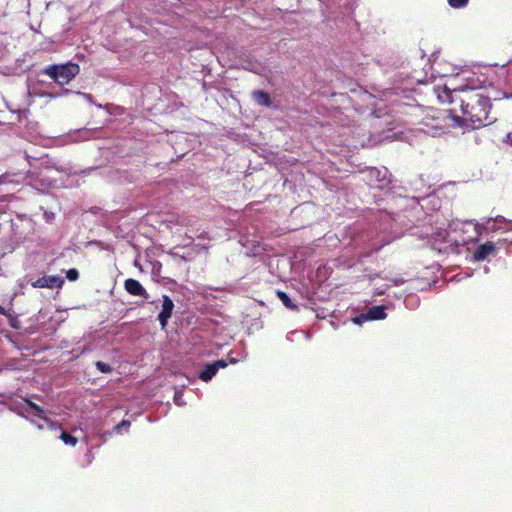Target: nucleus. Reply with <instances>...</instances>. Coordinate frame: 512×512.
<instances>
[{
    "mask_svg": "<svg viewBox=\"0 0 512 512\" xmlns=\"http://www.w3.org/2000/svg\"><path fill=\"white\" fill-rule=\"evenodd\" d=\"M456 85L466 84V81L461 80L460 78L455 81Z\"/></svg>",
    "mask_w": 512,
    "mask_h": 512,
    "instance_id": "26",
    "label": "nucleus"
},
{
    "mask_svg": "<svg viewBox=\"0 0 512 512\" xmlns=\"http://www.w3.org/2000/svg\"><path fill=\"white\" fill-rule=\"evenodd\" d=\"M31 422H32V423H34V424L36 425V427H37L38 429H40V430H41V429H44V427H45L43 424L36 423V422H35V421H33V420H31Z\"/></svg>",
    "mask_w": 512,
    "mask_h": 512,
    "instance_id": "25",
    "label": "nucleus"
},
{
    "mask_svg": "<svg viewBox=\"0 0 512 512\" xmlns=\"http://www.w3.org/2000/svg\"><path fill=\"white\" fill-rule=\"evenodd\" d=\"M468 1L469 0H448V3L451 7L459 9L465 7Z\"/></svg>",
    "mask_w": 512,
    "mask_h": 512,
    "instance_id": "16",
    "label": "nucleus"
},
{
    "mask_svg": "<svg viewBox=\"0 0 512 512\" xmlns=\"http://www.w3.org/2000/svg\"><path fill=\"white\" fill-rule=\"evenodd\" d=\"M60 439L66 444V445H70V446H75L76 443H77V438L66 433V432H62L61 433V436H60Z\"/></svg>",
    "mask_w": 512,
    "mask_h": 512,
    "instance_id": "15",
    "label": "nucleus"
},
{
    "mask_svg": "<svg viewBox=\"0 0 512 512\" xmlns=\"http://www.w3.org/2000/svg\"><path fill=\"white\" fill-rule=\"evenodd\" d=\"M43 73L54 79V81L59 85H65L79 73V66L73 63L51 65L45 68Z\"/></svg>",
    "mask_w": 512,
    "mask_h": 512,
    "instance_id": "3",
    "label": "nucleus"
},
{
    "mask_svg": "<svg viewBox=\"0 0 512 512\" xmlns=\"http://www.w3.org/2000/svg\"><path fill=\"white\" fill-rule=\"evenodd\" d=\"M16 411L20 416L25 418L37 417L43 420L47 427L56 429V424L46 417L44 409L28 399H23L19 404H17Z\"/></svg>",
    "mask_w": 512,
    "mask_h": 512,
    "instance_id": "4",
    "label": "nucleus"
},
{
    "mask_svg": "<svg viewBox=\"0 0 512 512\" xmlns=\"http://www.w3.org/2000/svg\"><path fill=\"white\" fill-rule=\"evenodd\" d=\"M392 285L399 286L404 283V280L402 278H394L390 280Z\"/></svg>",
    "mask_w": 512,
    "mask_h": 512,
    "instance_id": "23",
    "label": "nucleus"
},
{
    "mask_svg": "<svg viewBox=\"0 0 512 512\" xmlns=\"http://www.w3.org/2000/svg\"><path fill=\"white\" fill-rule=\"evenodd\" d=\"M497 248L496 245L492 242H486L484 244L479 245L473 254L474 261H484L489 256H496Z\"/></svg>",
    "mask_w": 512,
    "mask_h": 512,
    "instance_id": "7",
    "label": "nucleus"
},
{
    "mask_svg": "<svg viewBox=\"0 0 512 512\" xmlns=\"http://www.w3.org/2000/svg\"><path fill=\"white\" fill-rule=\"evenodd\" d=\"M95 365L102 373H110L112 371V367L102 361H97Z\"/></svg>",
    "mask_w": 512,
    "mask_h": 512,
    "instance_id": "17",
    "label": "nucleus"
},
{
    "mask_svg": "<svg viewBox=\"0 0 512 512\" xmlns=\"http://www.w3.org/2000/svg\"><path fill=\"white\" fill-rule=\"evenodd\" d=\"M66 277H67L70 281H76V280L79 278V272H78L76 269H69V270L66 272Z\"/></svg>",
    "mask_w": 512,
    "mask_h": 512,
    "instance_id": "20",
    "label": "nucleus"
},
{
    "mask_svg": "<svg viewBox=\"0 0 512 512\" xmlns=\"http://www.w3.org/2000/svg\"><path fill=\"white\" fill-rule=\"evenodd\" d=\"M434 245L448 243L450 245L457 244V240L452 238L446 229H439L432 234Z\"/></svg>",
    "mask_w": 512,
    "mask_h": 512,
    "instance_id": "11",
    "label": "nucleus"
},
{
    "mask_svg": "<svg viewBox=\"0 0 512 512\" xmlns=\"http://www.w3.org/2000/svg\"><path fill=\"white\" fill-rule=\"evenodd\" d=\"M0 314H1V315H6V310H5V308H4V307H2L1 305H0Z\"/></svg>",
    "mask_w": 512,
    "mask_h": 512,
    "instance_id": "27",
    "label": "nucleus"
},
{
    "mask_svg": "<svg viewBox=\"0 0 512 512\" xmlns=\"http://www.w3.org/2000/svg\"><path fill=\"white\" fill-rule=\"evenodd\" d=\"M182 397H183V393L182 391L178 390L175 392V395H174V402L178 405V406H183L185 403L183 402L182 400Z\"/></svg>",
    "mask_w": 512,
    "mask_h": 512,
    "instance_id": "21",
    "label": "nucleus"
},
{
    "mask_svg": "<svg viewBox=\"0 0 512 512\" xmlns=\"http://www.w3.org/2000/svg\"><path fill=\"white\" fill-rule=\"evenodd\" d=\"M368 320H369V318H368L367 312L362 313L353 319L354 323L357 325H362L364 322H366Z\"/></svg>",
    "mask_w": 512,
    "mask_h": 512,
    "instance_id": "19",
    "label": "nucleus"
},
{
    "mask_svg": "<svg viewBox=\"0 0 512 512\" xmlns=\"http://www.w3.org/2000/svg\"><path fill=\"white\" fill-rule=\"evenodd\" d=\"M498 230L512 231V221L503 216L495 218H484L481 222L475 224V231L480 236L484 232H495Z\"/></svg>",
    "mask_w": 512,
    "mask_h": 512,
    "instance_id": "5",
    "label": "nucleus"
},
{
    "mask_svg": "<svg viewBox=\"0 0 512 512\" xmlns=\"http://www.w3.org/2000/svg\"><path fill=\"white\" fill-rule=\"evenodd\" d=\"M446 83L435 87L437 98L442 103L459 102L462 115L460 127L476 129L486 125L490 111V102L486 96L477 90L481 88L482 81L469 70H461L456 73H444Z\"/></svg>",
    "mask_w": 512,
    "mask_h": 512,
    "instance_id": "1",
    "label": "nucleus"
},
{
    "mask_svg": "<svg viewBox=\"0 0 512 512\" xmlns=\"http://www.w3.org/2000/svg\"><path fill=\"white\" fill-rule=\"evenodd\" d=\"M277 296L281 300V302L283 303V305L285 307L292 309V310L297 309V306L292 303L291 299L285 292L277 291Z\"/></svg>",
    "mask_w": 512,
    "mask_h": 512,
    "instance_id": "14",
    "label": "nucleus"
},
{
    "mask_svg": "<svg viewBox=\"0 0 512 512\" xmlns=\"http://www.w3.org/2000/svg\"><path fill=\"white\" fill-rule=\"evenodd\" d=\"M372 173H377L378 175L380 174V171H377V170H373Z\"/></svg>",
    "mask_w": 512,
    "mask_h": 512,
    "instance_id": "28",
    "label": "nucleus"
},
{
    "mask_svg": "<svg viewBox=\"0 0 512 512\" xmlns=\"http://www.w3.org/2000/svg\"><path fill=\"white\" fill-rule=\"evenodd\" d=\"M130 427V422L127 420H122L117 426L114 427V430L117 433H122V429L127 430Z\"/></svg>",
    "mask_w": 512,
    "mask_h": 512,
    "instance_id": "18",
    "label": "nucleus"
},
{
    "mask_svg": "<svg viewBox=\"0 0 512 512\" xmlns=\"http://www.w3.org/2000/svg\"><path fill=\"white\" fill-rule=\"evenodd\" d=\"M422 130L432 136L440 135L450 128L460 127V116L456 114V109L452 111H433L428 114L422 123Z\"/></svg>",
    "mask_w": 512,
    "mask_h": 512,
    "instance_id": "2",
    "label": "nucleus"
},
{
    "mask_svg": "<svg viewBox=\"0 0 512 512\" xmlns=\"http://www.w3.org/2000/svg\"><path fill=\"white\" fill-rule=\"evenodd\" d=\"M227 363L224 360H217L213 363L207 364L204 369L200 372L199 378L204 381H210L220 368H225Z\"/></svg>",
    "mask_w": 512,
    "mask_h": 512,
    "instance_id": "8",
    "label": "nucleus"
},
{
    "mask_svg": "<svg viewBox=\"0 0 512 512\" xmlns=\"http://www.w3.org/2000/svg\"><path fill=\"white\" fill-rule=\"evenodd\" d=\"M124 286L126 291L133 296H139L145 299H148L149 297L146 289L135 279H127Z\"/></svg>",
    "mask_w": 512,
    "mask_h": 512,
    "instance_id": "10",
    "label": "nucleus"
},
{
    "mask_svg": "<svg viewBox=\"0 0 512 512\" xmlns=\"http://www.w3.org/2000/svg\"><path fill=\"white\" fill-rule=\"evenodd\" d=\"M388 287H389V285H386V286H385V287H383V288H382V287H378V288L376 289L375 294H377V295H383V294L385 293V290H386Z\"/></svg>",
    "mask_w": 512,
    "mask_h": 512,
    "instance_id": "24",
    "label": "nucleus"
},
{
    "mask_svg": "<svg viewBox=\"0 0 512 512\" xmlns=\"http://www.w3.org/2000/svg\"><path fill=\"white\" fill-rule=\"evenodd\" d=\"M386 307L383 305L380 306H373L368 309L367 314L369 320H382L386 318Z\"/></svg>",
    "mask_w": 512,
    "mask_h": 512,
    "instance_id": "12",
    "label": "nucleus"
},
{
    "mask_svg": "<svg viewBox=\"0 0 512 512\" xmlns=\"http://www.w3.org/2000/svg\"><path fill=\"white\" fill-rule=\"evenodd\" d=\"M64 283L59 276H43L32 283L35 288H60Z\"/></svg>",
    "mask_w": 512,
    "mask_h": 512,
    "instance_id": "9",
    "label": "nucleus"
},
{
    "mask_svg": "<svg viewBox=\"0 0 512 512\" xmlns=\"http://www.w3.org/2000/svg\"><path fill=\"white\" fill-rule=\"evenodd\" d=\"M503 142L512 146V130L503 138Z\"/></svg>",
    "mask_w": 512,
    "mask_h": 512,
    "instance_id": "22",
    "label": "nucleus"
},
{
    "mask_svg": "<svg viewBox=\"0 0 512 512\" xmlns=\"http://www.w3.org/2000/svg\"><path fill=\"white\" fill-rule=\"evenodd\" d=\"M162 300V309L158 315V321L161 325V327L164 329L167 326L168 320L172 316V312L174 309V303L172 299L167 296L163 295Z\"/></svg>",
    "mask_w": 512,
    "mask_h": 512,
    "instance_id": "6",
    "label": "nucleus"
},
{
    "mask_svg": "<svg viewBox=\"0 0 512 512\" xmlns=\"http://www.w3.org/2000/svg\"><path fill=\"white\" fill-rule=\"evenodd\" d=\"M253 99L259 105L266 106V107H270L271 106L270 96L266 92L255 91L253 93Z\"/></svg>",
    "mask_w": 512,
    "mask_h": 512,
    "instance_id": "13",
    "label": "nucleus"
}]
</instances>
